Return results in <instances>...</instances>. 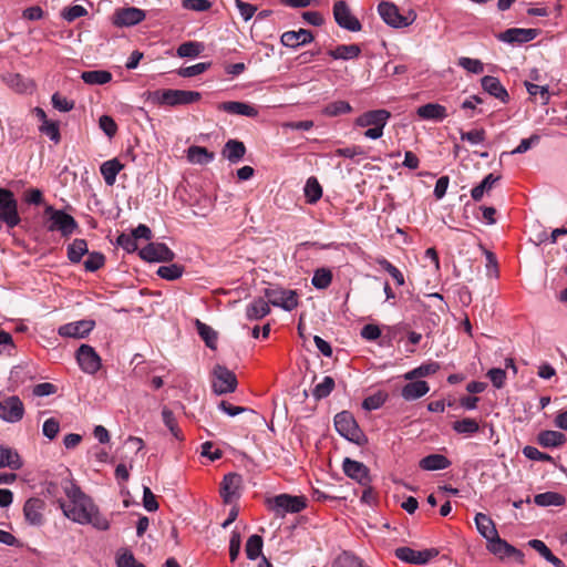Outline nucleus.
<instances>
[{
	"instance_id": "f257e3e1",
	"label": "nucleus",
	"mask_w": 567,
	"mask_h": 567,
	"mask_svg": "<svg viewBox=\"0 0 567 567\" xmlns=\"http://www.w3.org/2000/svg\"><path fill=\"white\" fill-rule=\"evenodd\" d=\"M62 488L69 501L59 498L58 504L66 518L81 525H92L99 530L109 529L107 518L100 513L92 498L84 494L73 481L63 480Z\"/></svg>"
},
{
	"instance_id": "f03ea898",
	"label": "nucleus",
	"mask_w": 567,
	"mask_h": 567,
	"mask_svg": "<svg viewBox=\"0 0 567 567\" xmlns=\"http://www.w3.org/2000/svg\"><path fill=\"white\" fill-rule=\"evenodd\" d=\"M334 427L341 436L350 442L358 445H364L368 442L354 416L348 411H342L334 416Z\"/></svg>"
},
{
	"instance_id": "7ed1b4c3",
	"label": "nucleus",
	"mask_w": 567,
	"mask_h": 567,
	"mask_svg": "<svg viewBox=\"0 0 567 567\" xmlns=\"http://www.w3.org/2000/svg\"><path fill=\"white\" fill-rule=\"evenodd\" d=\"M44 214L49 218L48 230L60 231L63 237H69L78 228L76 220L64 210L47 206Z\"/></svg>"
},
{
	"instance_id": "20e7f679",
	"label": "nucleus",
	"mask_w": 567,
	"mask_h": 567,
	"mask_svg": "<svg viewBox=\"0 0 567 567\" xmlns=\"http://www.w3.org/2000/svg\"><path fill=\"white\" fill-rule=\"evenodd\" d=\"M154 97L161 105L177 106L196 103L202 95L196 91L186 90H162L154 93Z\"/></svg>"
},
{
	"instance_id": "39448f33",
	"label": "nucleus",
	"mask_w": 567,
	"mask_h": 567,
	"mask_svg": "<svg viewBox=\"0 0 567 567\" xmlns=\"http://www.w3.org/2000/svg\"><path fill=\"white\" fill-rule=\"evenodd\" d=\"M236 374L224 365L216 364L212 371V389L217 395L233 393L237 389Z\"/></svg>"
},
{
	"instance_id": "423d86ee",
	"label": "nucleus",
	"mask_w": 567,
	"mask_h": 567,
	"mask_svg": "<svg viewBox=\"0 0 567 567\" xmlns=\"http://www.w3.org/2000/svg\"><path fill=\"white\" fill-rule=\"evenodd\" d=\"M18 202L11 190L0 187V221L13 228L20 223Z\"/></svg>"
},
{
	"instance_id": "0eeeda50",
	"label": "nucleus",
	"mask_w": 567,
	"mask_h": 567,
	"mask_svg": "<svg viewBox=\"0 0 567 567\" xmlns=\"http://www.w3.org/2000/svg\"><path fill=\"white\" fill-rule=\"evenodd\" d=\"M268 305L291 311L298 306V296L293 290L281 288H266L264 291Z\"/></svg>"
},
{
	"instance_id": "6e6552de",
	"label": "nucleus",
	"mask_w": 567,
	"mask_h": 567,
	"mask_svg": "<svg viewBox=\"0 0 567 567\" xmlns=\"http://www.w3.org/2000/svg\"><path fill=\"white\" fill-rule=\"evenodd\" d=\"M378 12L382 20L393 28H405L410 25L415 19L414 13L410 16H402L399 12L398 7L390 2H381L378 6Z\"/></svg>"
},
{
	"instance_id": "1a4fd4ad",
	"label": "nucleus",
	"mask_w": 567,
	"mask_h": 567,
	"mask_svg": "<svg viewBox=\"0 0 567 567\" xmlns=\"http://www.w3.org/2000/svg\"><path fill=\"white\" fill-rule=\"evenodd\" d=\"M333 18L337 24L351 32H358L362 29L360 21L352 14L348 3L338 0L333 4Z\"/></svg>"
},
{
	"instance_id": "9d476101",
	"label": "nucleus",
	"mask_w": 567,
	"mask_h": 567,
	"mask_svg": "<svg viewBox=\"0 0 567 567\" xmlns=\"http://www.w3.org/2000/svg\"><path fill=\"white\" fill-rule=\"evenodd\" d=\"M24 415V405L19 396L12 395L0 401V419L9 422H19Z\"/></svg>"
},
{
	"instance_id": "9b49d317",
	"label": "nucleus",
	"mask_w": 567,
	"mask_h": 567,
	"mask_svg": "<svg viewBox=\"0 0 567 567\" xmlns=\"http://www.w3.org/2000/svg\"><path fill=\"white\" fill-rule=\"evenodd\" d=\"M142 259L148 262H168L175 258V254L163 243H150L140 250Z\"/></svg>"
},
{
	"instance_id": "f8f14e48",
	"label": "nucleus",
	"mask_w": 567,
	"mask_h": 567,
	"mask_svg": "<svg viewBox=\"0 0 567 567\" xmlns=\"http://www.w3.org/2000/svg\"><path fill=\"white\" fill-rule=\"evenodd\" d=\"M306 505V498L303 496L280 494L274 498L272 509L278 515L284 516L287 513H299Z\"/></svg>"
},
{
	"instance_id": "ddd939ff",
	"label": "nucleus",
	"mask_w": 567,
	"mask_h": 567,
	"mask_svg": "<svg viewBox=\"0 0 567 567\" xmlns=\"http://www.w3.org/2000/svg\"><path fill=\"white\" fill-rule=\"evenodd\" d=\"M45 502L40 497H30L23 505V516L31 526H42L44 518Z\"/></svg>"
},
{
	"instance_id": "4468645a",
	"label": "nucleus",
	"mask_w": 567,
	"mask_h": 567,
	"mask_svg": "<svg viewBox=\"0 0 567 567\" xmlns=\"http://www.w3.org/2000/svg\"><path fill=\"white\" fill-rule=\"evenodd\" d=\"M76 360L83 372L96 373L101 368V358L89 344H81L76 351Z\"/></svg>"
},
{
	"instance_id": "2eb2a0df",
	"label": "nucleus",
	"mask_w": 567,
	"mask_h": 567,
	"mask_svg": "<svg viewBox=\"0 0 567 567\" xmlns=\"http://www.w3.org/2000/svg\"><path fill=\"white\" fill-rule=\"evenodd\" d=\"M437 555L435 549L415 550L410 547H399L395 549V557L402 561L415 565H424Z\"/></svg>"
},
{
	"instance_id": "dca6fc26",
	"label": "nucleus",
	"mask_w": 567,
	"mask_h": 567,
	"mask_svg": "<svg viewBox=\"0 0 567 567\" xmlns=\"http://www.w3.org/2000/svg\"><path fill=\"white\" fill-rule=\"evenodd\" d=\"M146 18L144 10L128 7L116 10L113 18V23L117 27H133L138 24Z\"/></svg>"
},
{
	"instance_id": "f3484780",
	"label": "nucleus",
	"mask_w": 567,
	"mask_h": 567,
	"mask_svg": "<svg viewBox=\"0 0 567 567\" xmlns=\"http://www.w3.org/2000/svg\"><path fill=\"white\" fill-rule=\"evenodd\" d=\"M95 327L93 320H79L63 324L59 328L58 332L64 338H85Z\"/></svg>"
},
{
	"instance_id": "a211bd4d",
	"label": "nucleus",
	"mask_w": 567,
	"mask_h": 567,
	"mask_svg": "<svg viewBox=\"0 0 567 567\" xmlns=\"http://www.w3.org/2000/svg\"><path fill=\"white\" fill-rule=\"evenodd\" d=\"M241 481V476L236 473H229L224 476L220 485V495L225 503L230 504L239 497Z\"/></svg>"
},
{
	"instance_id": "6ab92c4d",
	"label": "nucleus",
	"mask_w": 567,
	"mask_h": 567,
	"mask_svg": "<svg viewBox=\"0 0 567 567\" xmlns=\"http://www.w3.org/2000/svg\"><path fill=\"white\" fill-rule=\"evenodd\" d=\"M537 29H519L512 28L497 34V39L507 43H526L534 40L538 35Z\"/></svg>"
},
{
	"instance_id": "aec40b11",
	"label": "nucleus",
	"mask_w": 567,
	"mask_h": 567,
	"mask_svg": "<svg viewBox=\"0 0 567 567\" xmlns=\"http://www.w3.org/2000/svg\"><path fill=\"white\" fill-rule=\"evenodd\" d=\"M391 113L386 110H373L361 114L355 118V125L360 127L385 126Z\"/></svg>"
},
{
	"instance_id": "412c9836",
	"label": "nucleus",
	"mask_w": 567,
	"mask_h": 567,
	"mask_svg": "<svg viewBox=\"0 0 567 567\" xmlns=\"http://www.w3.org/2000/svg\"><path fill=\"white\" fill-rule=\"evenodd\" d=\"M343 472L347 476L352 480H355L362 486H367L370 483L369 470L368 467L358 461H353L351 458H346L343 461Z\"/></svg>"
},
{
	"instance_id": "4be33fe9",
	"label": "nucleus",
	"mask_w": 567,
	"mask_h": 567,
	"mask_svg": "<svg viewBox=\"0 0 567 567\" xmlns=\"http://www.w3.org/2000/svg\"><path fill=\"white\" fill-rule=\"evenodd\" d=\"M488 549L501 558L515 557L518 561H523L524 554L507 542L501 539L498 535L488 542Z\"/></svg>"
},
{
	"instance_id": "5701e85b",
	"label": "nucleus",
	"mask_w": 567,
	"mask_h": 567,
	"mask_svg": "<svg viewBox=\"0 0 567 567\" xmlns=\"http://www.w3.org/2000/svg\"><path fill=\"white\" fill-rule=\"evenodd\" d=\"M217 110L247 117H256L258 115V110L254 105L239 101L221 102L217 105Z\"/></svg>"
},
{
	"instance_id": "b1692460",
	"label": "nucleus",
	"mask_w": 567,
	"mask_h": 567,
	"mask_svg": "<svg viewBox=\"0 0 567 567\" xmlns=\"http://www.w3.org/2000/svg\"><path fill=\"white\" fill-rule=\"evenodd\" d=\"M313 40L311 31L299 29L298 31H287L282 33L280 41L285 47L298 48L300 45L310 43Z\"/></svg>"
},
{
	"instance_id": "393cba45",
	"label": "nucleus",
	"mask_w": 567,
	"mask_h": 567,
	"mask_svg": "<svg viewBox=\"0 0 567 567\" xmlns=\"http://www.w3.org/2000/svg\"><path fill=\"white\" fill-rule=\"evenodd\" d=\"M416 114L422 120L437 122H441L449 116L446 107L439 103H427L421 105L420 107H417Z\"/></svg>"
},
{
	"instance_id": "a878e982",
	"label": "nucleus",
	"mask_w": 567,
	"mask_h": 567,
	"mask_svg": "<svg viewBox=\"0 0 567 567\" xmlns=\"http://www.w3.org/2000/svg\"><path fill=\"white\" fill-rule=\"evenodd\" d=\"M481 83L484 91L489 95L498 99L503 103L508 102L509 95L497 78L485 75L482 78Z\"/></svg>"
},
{
	"instance_id": "bb28decb",
	"label": "nucleus",
	"mask_w": 567,
	"mask_h": 567,
	"mask_svg": "<svg viewBox=\"0 0 567 567\" xmlns=\"http://www.w3.org/2000/svg\"><path fill=\"white\" fill-rule=\"evenodd\" d=\"M245 154L246 146L238 140H228L221 151V155L231 164H237L244 158Z\"/></svg>"
},
{
	"instance_id": "cd10ccee",
	"label": "nucleus",
	"mask_w": 567,
	"mask_h": 567,
	"mask_svg": "<svg viewBox=\"0 0 567 567\" xmlns=\"http://www.w3.org/2000/svg\"><path fill=\"white\" fill-rule=\"evenodd\" d=\"M430 391L427 382L416 380L406 383L401 391V395L406 401H413L422 398Z\"/></svg>"
},
{
	"instance_id": "c85d7f7f",
	"label": "nucleus",
	"mask_w": 567,
	"mask_h": 567,
	"mask_svg": "<svg viewBox=\"0 0 567 567\" xmlns=\"http://www.w3.org/2000/svg\"><path fill=\"white\" fill-rule=\"evenodd\" d=\"M1 80L4 84L18 93H25L33 87L32 81L24 79L19 73H4L1 75Z\"/></svg>"
},
{
	"instance_id": "c756f323",
	"label": "nucleus",
	"mask_w": 567,
	"mask_h": 567,
	"mask_svg": "<svg viewBox=\"0 0 567 567\" xmlns=\"http://www.w3.org/2000/svg\"><path fill=\"white\" fill-rule=\"evenodd\" d=\"M9 467L11 470H20L22 461L18 452L9 446H0V468Z\"/></svg>"
},
{
	"instance_id": "7c9ffc66",
	"label": "nucleus",
	"mask_w": 567,
	"mask_h": 567,
	"mask_svg": "<svg viewBox=\"0 0 567 567\" xmlns=\"http://www.w3.org/2000/svg\"><path fill=\"white\" fill-rule=\"evenodd\" d=\"M270 307L264 298H256L254 299L247 307H246V318L248 320H259L269 315Z\"/></svg>"
},
{
	"instance_id": "2f4dec72",
	"label": "nucleus",
	"mask_w": 567,
	"mask_h": 567,
	"mask_svg": "<svg viewBox=\"0 0 567 567\" xmlns=\"http://www.w3.org/2000/svg\"><path fill=\"white\" fill-rule=\"evenodd\" d=\"M451 465V461L442 454H430L423 457L419 466L424 471L445 470Z\"/></svg>"
},
{
	"instance_id": "473e14b6",
	"label": "nucleus",
	"mask_w": 567,
	"mask_h": 567,
	"mask_svg": "<svg viewBox=\"0 0 567 567\" xmlns=\"http://www.w3.org/2000/svg\"><path fill=\"white\" fill-rule=\"evenodd\" d=\"M124 168V165L117 158L109 159L104 162L100 172L106 183V185L112 186L116 181L117 174Z\"/></svg>"
},
{
	"instance_id": "72a5a7b5",
	"label": "nucleus",
	"mask_w": 567,
	"mask_h": 567,
	"mask_svg": "<svg viewBox=\"0 0 567 567\" xmlns=\"http://www.w3.org/2000/svg\"><path fill=\"white\" fill-rule=\"evenodd\" d=\"M475 524L478 533L486 538L487 542L495 538L498 534L493 520L483 513L476 514Z\"/></svg>"
},
{
	"instance_id": "f704fd0d",
	"label": "nucleus",
	"mask_w": 567,
	"mask_h": 567,
	"mask_svg": "<svg viewBox=\"0 0 567 567\" xmlns=\"http://www.w3.org/2000/svg\"><path fill=\"white\" fill-rule=\"evenodd\" d=\"M360 53L361 49L358 44H340L328 52L336 60H352L358 58Z\"/></svg>"
},
{
	"instance_id": "c9c22d12",
	"label": "nucleus",
	"mask_w": 567,
	"mask_h": 567,
	"mask_svg": "<svg viewBox=\"0 0 567 567\" xmlns=\"http://www.w3.org/2000/svg\"><path fill=\"white\" fill-rule=\"evenodd\" d=\"M187 158L195 164H208L215 158V154L202 146H190L187 150Z\"/></svg>"
},
{
	"instance_id": "e433bc0d",
	"label": "nucleus",
	"mask_w": 567,
	"mask_h": 567,
	"mask_svg": "<svg viewBox=\"0 0 567 567\" xmlns=\"http://www.w3.org/2000/svg\"><path fill=\"white\" fill-rule=\"evenodd\" d=\"M81 79L91 85L106 84L112 80V73L106 70H94L82 72Z\"/></svg>"
},
{
	"instance_id": "4c0bfd02",
	"label": "nucleus",
	"mask_w": 567,
	"mask_h": 567,
	"mask_svg": "<svg viewBox=\"0 0 567 567\" xmlns=\"http://www.w3.org/2000/svg\"><path fill=\"white\" fill-rule=\"evenodd\" d=\"M565 497L556 492H545L537 494L534 497V502L536 505L546 507V506H561L565 504Z\"/></svg>"
},
{
	"instance_id": "58836bf2",
	"label": "nucleus",
	"mask_w": 567,
	"mask_h": 567,
	"mask_svg": "<svg viewBox=\"0 0 567 567\" xmlns=\"http://www.w3.org/2000/svg\"><path fill=\"white\" fill-rule=\"evenodd\" d=\"M440 370V364L437 362H427L421 364L420 367L406 372L404 374L405 380H416L419 378L432 375Z\"/></svg>"
},
{
	"instance_id": "ea45409f",
	"label": "nucleus",
	"mask_w": 567,
	"mask_h": 567,
	"mask_svg": "<svg viewBox=\"0 0 567 567\" xmlns=\"http://www.w3.org/2000/svg\"><path fill=\"white\" fill-rule=\"evenodd\" d=\"M565 442V435L558 431H543L538 435V443L544 447H557Z\"/></svg>"
},
{
	"instance_id": "a19ab883",
	"label": "nucleus",
	"mask_w": 567,
	"mask_h": 567,
	"mask_svg": "<svg viewBox=\"0 0 567 567\" xmlns=\"http://www.w3.org/2000/svg\"><path fill=\"white\" fill-rule=\"evenodd\" d=\"M85 254H89V250L84 239H74L72 244L68 246V258L71 262H80Z\"/></svg>"
},
{
	"instance_id": "79ce46f5",
	"label": "nucleus",
	"mask_w": 567,
	"mask_h": 567,
	"mask_svg": "<svg viewBox=\"0 0 567 567\" xmlns=\"http://www.w3.org/2000/svg\"><path fill=\"white\" fill-rule=\"evenodd\" d=\"M332 567H369L358 556L343 551L332 563Z\"/></svg>"
},
{
	"instance_id": "37998d69",
	"label": "nucleus",
	"mask_w": 567,
	"mask_h": 567,
	"mask_svg": "<svg viewBox=\"0 0 567 567\" xmlns=\"http://www.w3.org/2000/svg\"><path fill=\"white\" fill-rule=\"evenodd\" d=\"M197 332L200 338L205 341L206 346L210 349H216L217 346V332L206 323L196 320Z\"/></svg>"
},
{
	"instance_id": "c03bdc74",
	"label": "nucleus",
	"mask_w": 567,
	"mask_h": 567,
	"mask_svg": "<svg viewBox=\"0 0 567 567\" xmlns=\"http://www.w3.org/2000/svg\"><path fill=\"white\" fill-rule=\"evenodd\" d=\"M262 538L259 535H251L246 543L245 551L247 558L250 560L257 559L261 555L262 550Z\"/></svg>"
},
{
	"instance_id": "a18cd8bd",
	"label": "nucleus",
	"mask_w": 567,
	"mask_h": 567,
	"mask_svg": "<svg viewBox=\"0 0 567 567\" xmlns=\"http://www.w3.org/2000/svg\"><path fill=\"white\" fill-rule=\"evenodd\" d=\"M305 196L309 204L317 203L322 196V187L315 177L308 178L305 186Z\"/></svg>"
},
{
	"instance_id": "49530a36",
	"label": "nucleus",
	"mask_w": 567,
	"mask_h": 567,
	"mask_svg": "<svg viewBox=\"0 0 567 567\" xmlns=\"http://www.w3.org/2000/svg\"><path fill=\"white\" fill-rule=\"evenodd\" d=\"M334 389V380L333 378L327 375L323 380L318 383L312 390V395L316 400H321L327 398L332 390Z\"/></svg>"
},
{
	"instance_id": "de8ad7c7",
	"label": "nucleus",
	"mask_w": 567,
	"mask_h": 567,
	"mask_svg": "<svg viewBox=\"0 0 567 567\" xmlns=\"http://www.w3.org/2000/svg\"><path fill=\"white\" fill-rule=\"evenodd\" d=\"M332 281V272L327 268H319L315 271L312 277V285L317 289H326Z\"/></svg>"
},
{
	"instance_id": "09e8293b",
	"label": "nucleus",
	"mask_w": 567,
	"mask_h": 567,
	"mask_svg": "<svg viewBox=\"0 0 567 567\" xmlns=\"http://www.w3.org/2000/svg\"><path fill=\"white\" fill-rule=\"evenodd\" d=\"M184 267L177 264H171L168 266H161L156 274L166 280H176L182 277Z\"/></svg>"
},
{
	"instance_id": "8fccbe9b",
	"label": "nucleus",
	"mask_w": 567,
	"mask_h": 567,
	"mask_svg": "<svg viewBox=\"0 0 567 567\" xmlns=\"http://www.w3.org/2000/svg\"><path fill=\"white\" fill-rule=\"evenodd\" d=\"M352 111L351 105L346 101H334L324 106L322 113L327 116H338Z\"/></svg>"
},
{
	"instance_id": "3c124183",
	"label": "nucleus",
	"mask_w": 567,
	"mask_h": 567,
	"mask_svg": "<svg viewBox=\"0 0 567 567\" xmlns=\"http://www.w3.org/2000/svg\"><path fill=\"white\" fill-rule=\"evenodd\" d=\"M453 430L460 434H473L480 430V425L474 419H463L453 423Z\"/></svg>"
},
{
	"instance_id": "603ef678",
	"label": "nucleus",
	"mask_w": 567,
	"mask_h": 567,
	"mask_svg": "<svg viewBox=\"0 0 567 567\" xmlns=\"http://www.w3.org/2000/svg\"><path fill=\"white\" fill-rule=\"evenodd\" d=\"M203 45L198 42L188 41L182 43L177 48V55L179 58H195L202 52Z\"/></svg>"
},
{
	"instance_id": "864d4df0",
	"label": "nucleus",
	"mask_w": 567,
	"mask_h": 567,
	"mask_svg": "<svg viewBox=\"0 0 567 567\" xmlns=\"http://www.w3.org/2000/svg\"><path fill=\"white\" fill-rule=\"evenodd\" d=\"M162 419L164 424L167 426L169 432L177 440L182 439L181 430L178 427L177 421L174 416V413L168 408H163L162 410Z\"/></svg>"
},
{
	"instance_id": "5fc2aeb1",
	"label": "nucleus",
	"mask_w": 567,
	"mask_h": 567,
	"mask_svg": "<svg viewBox=\"0 0 567 567\" xmlns=\"http://www.w3.org/2000/svg\"><path fill=\"white\" fill-rule=\"evenodd\" d=\"M377 264L384 269L395 280L399 286H403L405 280L403 274L393 266L388 259L380 257L377 259Z\"/></svg>"
},
{
	"instance_id": "6e6d98bb",
	"label": "nucleus",
	"mask_w": 567,
	"mask_h": 567,
	"mask_svg": "<svg viewBox=\"0 0 567 567\" xmlns=\"http://www.w3.org/2000/svg\"><path fill=\"white\" fill-rule=\"evenodd\" d=\"M457 64L473 74H481L484 72V64L477 59L462 56L458 59Z\"/></svg>"
},
{
	"instance_id": "4d7b16f0",
	"label": "nucleus",
	"mask_w": 567,
	"mask_h": 567,
	"mask_svg": "<svg viewBox=\"0 0 567 567\" xmlns=\"http://www.w3.org/2000/svg\"><path fill=\"white\" fill-rule=\"evenodd\" d=\"M105 257L103 254L93 251L90 252L87 259L84 261V268L86 271H96L104 266Z\"/></svg>"
},
{
	"instance_id": "13d9d810",
	"label": "nucleus",
	"mask_w": 567,
	"mask_h": 567,
	"mask_svg": "<svg viewBox=\"0 0 567 567\" xmlns=\"http://www.w3.org/2000/svg\"><path fill=\"white\" fill-rule=\"evenodd\" d=\"M87 14V10L80 4H74L68 8H64L61 12V17L68 22H72L78 18L84 17Z\"/></svg>"
},
{
	"instance_id": "bf43d9fd",
	"label": "nucleus",
	"mask_w": 567,
	"mask_h": 567,
	"mask_svg": "<svg viewBox=\"0 0 567 567\" xmlns=\"http://www.w3.org/2000/svg\"><path fill=\"white\" fill-rule=\"evenodd\" d=\"M52 105L60 112H70L74 109V101L66 99L60 93H54L51 97Z\"/></svg>"
},
{
	"instance_id": "052dcab7",
	"label": "nucleus",
	"mask_w": 567,
	"mask_h": 567,
	"mask_svg": "<svg viewBox=\"0 0 567 567\" xmlns=\"http://www.w3.org/2000/svg\"><path fill=\"white\" fill-rule=\"evenodd\" d=\"M208 63L200 62L190 66L181 68L177 71V74L183 78H193L204 73L208 69Z\"/></svg>"
},
{
	"instance_id": "680f3d73",
	"label": "nucleus",
	"mask_w": 567,
	"mask_h": 567,
	"mask_svg": "<svg viewBox=\"0 0 567 567\" xmlns=\"http://www.w3.org/2000/svg\"><path fill=\"white\" fill-rule=\"evenodd\" d=\"M182 6L186 10L204 12L209 10L213 3L209 0H183Z\"/></svg>"
},
{
	"instance_id": "e2e57ef3",
	"label": "nucleus",
	"mask_w": 567,
	"mask_h": 567,
	"mask_svg": "<svg viewBox=\"0 0 567 567\" xmlns=\"http://www.w3.org/2000/svg\"><path fill=\"white\" fill-rule=\"evenodd\" d=\"M40 132L50 137L54 143H59L61 140L59 124L56 122H48L45 124H41L39 127Z\"/></svg>"
},
{
	"instance_id": "0e129e2a",
	"label": "nucleus",
	"mask_w": 567,
	"mask_h": 567,
	"mask_svg": "<svg viewBox=\"0 0 567 567\" xmlns=\"http://www.w3.org/2000/svg\"><path fill=\"white\" fill-rule=\"evenodd\" d=\"M485 137L486 133L483 128L461 133V140L466 141L473 145L483 143L485 141Z\"/></svg>"
},
{
	"instance_id": "69168bd1",
	"label": "nucleus",
	"mask_w": 567,
	"mask_h": 567,
	"mask_svg": "<svg viewBox=\"0 0 567 567\" xmlns=\"http://www.w3.org/2000/svg\"><path fill=\"white\" fill-rule=\"evenodd\" d=\"M384 402H385L384 394L379 392V393H375L373 395L365 398L362 402V408L368 411H372V410H377L380 406H382Z\"/></svg>"
},
{
	"instance_id": "338daca9",
	"label": "nucleus",
	"mask_w": 567,
	"mask_h": 567,
	"mask_svg": "<svg viewBox=\"0 0 567 567\" xmlns=\"http://www.w3.org/2000/svg\"><path fill=\"white\" fill-rule=\"evenodd\" d=\"M100 128L109 136L113 137L117 132L115 121L109 115H102L99 120Z\"/></svg>"
},
{
	"instance_id": "774afa93",
	"label": "nucleus",
	"mask_w": 567,
	"mask_h": 567,
	"mask_svg": "<svg viewBox=\"0 0 567 567\" xmlns=\"http://www.w3.org/2000/svg\"><path fill=\"white\" fill-rule=\"evenodd\" d=\"M117 245L121 246L127 252H134L137 249V243L132 234H121L116 240Z\"/></svg>"
}]
</instances>
